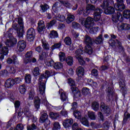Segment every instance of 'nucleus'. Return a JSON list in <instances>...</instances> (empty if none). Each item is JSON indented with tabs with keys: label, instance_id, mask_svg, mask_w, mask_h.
Masks as SVG:
<instances>
[{
	"label": "nucleus",
	"instance_id": "obj_22",
	"mask_svg": "<svg viewBox=\"0 0 130 130\" xmlns=\"http://www.w3.org/2000/svg\"><path fill=\"white\" fill-rule=\"evenodd\" d=\"M60 99L61 101H66L68 100V95H67V93L63 92L62 89H60L59 90V93L60 94Z\"/></svg>",
	"mask_w": 130,
	"mask_h": 130
},
{
	"label": "nucleus",
	"instance_id": "obj_6",
	"mask_svg": "<svg viewBox=\"0 0 130 130\" xmlns=\"http://www.w3.org/2000/svg\"><path fill=\"white\" fill-rule=\"evenodd\" d=\"M18 24L20 26V29L17 28V25H16L14 29L16 30L18 37L19 38L23 37L24 34V22H23V19L22 18H18Z\"/></svg>",
	"mask_w": 130,
	"mask_h": 130
},
{
	"label": "nucleus",
	"instance_id": "obj_16",
	"mask_svg": "<svg viewBox=\"0 0 130 130\" xmlns=\"http://www.w3.org/2000/svg\"><path fill=\"white\" fill-rule=\"evenodd\" d=\"M15 85V82L14 81V79L9 78L5 82V87L8 88V89H11L13 86Z\"/></svg>",
	"mask_w": 130,
	"mask_h": 130
},
{
	"label": "nucleus",
	"instance_id": "obj_46",
	"mask_svg": "<svg viewBox=\"0 0 130 130\" xmlns=\"http://www.w3.org/2000/svg\"><path fill=\"white\" fill-rule=\"evenodd\" d=\"M82 92L83 95H87L90 94V90L88 88L84 87L82 89Z\"/></svg>",
	"mask_w": 130,
	"mask_h": 130
},
{
	"label": "nucleus",
	"instance_id": "obj_37",
	"mask_svg": "<svg viewBox=\"0 0 130 130\" xmlns=\"http://www.w3.org/2000/svg\"><path fill=\"white\" fill-rule=\"evenodd\" d=\"M109 7V3H108V1L104 0L103 4L101 5V7L103 10H105V9H107L108 7Z\"/></svg>",
	"mask_w": 130,
	"mask_h": 130
},
{
	"label": "nucleus",
	"instance_id": "obj_59",
	"mask_svg": "<svg viewBox=\"0 0 130 130\" xmlns=\"http://www.w3.org/2000/svg\"><path fill=\"white\" fill-rule=\"evenodd\" d=\"M60 46H61V45L60 44V43H59L54 44L52 46V49H56L60 48Z\"/></svg>",
	"mask_w": 130,
	"mask_h": 130
},
{
	"label": "nucleus",
	"instance_id": "obj_4",
	"mask_svg": "<svg viewBox=\"0 0 130 130\" xmlns=\"http://www.w3.org/2000/svg\"><path fill=\"white\" fill-rule=\"evenodd\" d=\"M68 84L71 86V91L74 94V96L77 97H81V92L78 88L76 87L75 81H74L72 78H69Z\"/></svg>",
	"mask_w": 130,
	"mask_h": 130
},
{
	"label": "nucleus",
	"instance_id": "obj_62",
	"mask_svg": "<svg viewBox=\"0 0 130 130\" xmlns=\"http://www.w3.org/2000/svg\"><path fill=\"white\" fill-rule=\"evenodd\" d=\"M24 129V125L22 124H19L16 126V130H23Z\"/></svg>",
	"mask_w": 130,
	"mask_h": 130
},
{
	"label": "nucleus",
	"instance_id": "obj_57",
	"mask_svg": "<svg viewBox=\"0 0 130 130\" xmlns=\"http://www.w3.org/2000/svg\"><path fill=\"white\" fill-rule=\"evenodd\" d=\"M123 30H129L130 25L127 23H123Z\"/></svg>",
	"mask_w": 130,
	"mask_h": 130
},
{
	"label": "nucleus",
	"instance_id": "obj_23",
	"mask_svg": "<svg viewBox=\"0 0 130 130\" xmlns=\"http://www.w3.org/2000/svg\"><path fill=\"white\" fill-rule=\"evenodd\" d=\"M119 85L121 91H122L123 93H125V91H126V88H125V81L121 79L120 80Z\"/></svg>",
	"mask_w": 130,
	"mask_h": 130
},
{
	"label": "nucleus",
	"instance_id": "obj_43",
	"mask_svg": "<svg viewBox=\"0 0 130 130\" xmlns=\"http://www.w3.org/2000/svg\"><path fill=\"white\" fill-rule=\"evenodd\" d=\"M59 116V115L57 113L51 112L50 113V117H51L52 119H56Z\"/></svg>",
	"mask_w": 130,
	"mask_h": 130
},
{
	"label": "nucleus",
	"instance_id": "obj_56",
	"mask_svg": "<svg viewBox=\"0 0 130 130\" xmlns=\"http://www.w3.org/2000/svg\"><path fill=\"white\" fill-rule=\"evenodd\" d=\"M14 80V84H20L22 82V78L20 77L15 78Z\"/></svg>",
	"mask_w": 130,
	"mask_h": 130
},
{
	"label": "nucleus",
	"instance_id": "obj_63",
	"mask_svg": "<svg viewBox=\"0 0 130 130\" xmlns=\"http://www.w3.org/2000/svg\"><path fill=\"white\" fill-rule=\"evenodd\" d=\"M79 128H80V127L79 126V125H78V123H74L72 126V129L77 130V129H79Z\"/></svg>",
	"mask_w": 130,
	"mask_h": 130
},
{
	"label": "nucleus",
	"instance_id": "obj_3",
	"mask_svg": "<svg viewBox=\"0 0 130 130\" xmlns=\"http://www.w3.org/2000/svg\"><path fill=\"white\" fill-rule=\"evenodd\" d=\"M105 12V14H107V15H110L113 14L112 20L115 23L119 21V22H122L123 21V17H122V15L120 12L117 11L116 13H114L115 11L114 10V8L111 6H109L108 8H106L104 10Z\"/></svg>",
	"mask_w": 130,
	"mask_h": 130
},
{
	"label": "nucleus",
	"instance_id": "obj_55",
	"mask_svg": "<svg viewBox=\"0 0 130 130\" xmlns=\"http://www.w3.org/2000/svg\"><path fill=\"white\" fill-rule=\"evenodd\" d=\"M86 9L89 12H91V11H94V10H95V7H94V6H93V5L88 4L87 5Z\"/></svg>",
	"mask_w": 130,
	"mask_h": 130
},
{
	"label": "nucleus",
	"instance_id": "obj_20",
	"mask_svg": "<svg viewBox=\"0 0 130 130\" xmlns=\"http://www.w3.org/2000/svg\"><path fill=\"white\" fill-rule=\"evenodd\" d=\"M73 122L74 120L72 119H68L63 121L62 124L64 127L67 128V127H70Z\"/></svg>",
	"mask_w": 130,
	"mask_h": 130
},
{
	"label": "nucleus",
	"instance_id": "obj_8",
	"mask_svg": "<svg viewBox=\"0 0 130 130\" xmlns=\"http://www.w3.org/2000/svg\"><path fill=\"white\" fill-rule=\"evenodd\" d=\"M83 54V50L78 49L76 50L75 52V57L77 60H78L79 63L81 66H84L85 64V62L84 60V59H83V57H82L81 55Z\"/></svg>",
	"mask_w": 130,
	"mask_h": 130
},
{
	"label": "nucleus",
	"instance_id": "obj_45",
	"mask_svg": "<svg viewBox=\"0 0 130 130\" xmlns=\"http://www.w3.org/2000/svg\"><path fill=\"white\" fill-rule=\"evenodd\" d=\"M25 83L30 84L31 83V75L30 74H26L25 76Z\"/></svg>",
	"mask_w": 130,
	"mask_h": 130
},
{
	"label": "nucleus",
	"instance_id": "obj_24",
	"mask_svg": "<svg viewBox=\"0 0 130 130\" xmlns=\"http://www.w3.org/2000/svg\"><path fill=\"white\" fill-rule=\"evenodd\" d=\"M91 44L86 45L85 47L84 51L88 53V54H92L93 53V49H92V47H91Z\"/></svg>",
	"mask_w": 130,
	"mask_h": 130
},
{
	"label": "nucleus",
	"instance_id": "obj_61",
	"mask_svg": "<svg viewBox=\"0 0 130 130\" xmlns=\"http://www.w3.org/2000/svg\"><path fill=\"white\" fill-rule=\"evenodd\" d=\"M20 105H21V103L19 101H16L14 103V106L16 109H17V108H19V107H20Z\"/></svg>",
	"mask_w": 130,
	"mask_h": 130
},
{
	"label": "nucleus",
	"instance_id": "obj_14",
	"mask_svg": "<svg viewBox=\"0 0 130 130\" xmlns=\"http://www.w3.org/2000/svg\"><path fill=\"white\" fill-rule=\"evenodd\" d=\"M100 109L102 112H103V113H105V114H109L111 112L109 107L105 105V104L103 102L101 103Z\"/></svg>",
	"mask_w": 130,
	"mask_h": 130
},
{
	"label": "nucleus",
	"instance_id": "obj_31",
	"mask_svg": "<svg viewBox=\"0 0 130 130\" xmlns=\"http://www.w3.org/2000/svg\"><path fill=\"white\" fill-rule=\"evenodd\" d=\"M66 62L68 66H73L74 63V58L72 56H68L66 58Z\"/></svg>",
	"mask_w": 130,
	"mask_h": 130
},
{
	"label": "nucleus",
	"instance_id": "obj_54",
	"mask_svg": "<svg viewBox=\"0 0 130 130\" xmlns=\"http://www.w3.org/2000/svg\"><path fill=\"white\" fill-rule=\"evenodd\" d=\"M53 129H60V124L58 122H55L54 123Z\"/></svg>",
	"mask_w": 130,
	"mask_h": 130
},
{
	"label": "nucleus",
	"instance_id": "obj_7",
	"mask_svg": "<svg viewBox=\"0 0 130 130\" xmlns=\"http://www.w3.org/2000/svg\"><path fill=\"white\" fill-rule=\"evenodd\" d=\"M6 35L7 36L6 37H8L9 38V39H8L5 42V44L7 46H13L17 43V39L12 36V34H10V32H7L6 33Z\"/></svg>",
	"mask_w": 130,
	"mask_h": 130
},
{
	"label": "nucleus",
	"instance_id": "obj_26",
	"mask_svg": "<svg viewBox=\"0 0 130 130\" xmlns=\"http://www.w3.org/2000/svg\"><path fill=\"white\" fill-rule=\"evenodd\" d=\"M23 112L26 117H32V116H33L32 113L28 108L24 109Z\"/></svg>",
	"mask_w": 130,
	"mask_h": 130
},
{
	"label": "nucleus",
	"instance_id": "obj_53",
	"mask_svg": "<svg viewBox=\"0 0 130 130\" xmlns=\"http://www.w3.org/2000/svg\"><path fill=\"white\" fill-rule=\"evenodd\" d=\"M117 28L118 31H123V23L120 22L118 24Z\"/></svg>",
	"mask_w": 130,
	"mask_h": 130
},
{
	"label": "nucleus",
	"instance_id": "obj_58",
	"mask_svg": "<svg viewBox=\"0 0 130 130\" xmlns=\"http://www.w3.org/2000/svg\"><path fill=\"white\" fill-rule=\"evenodd\" d=\"M40 73L39 72V68L36 67L34 69V70L33 71V74L34 76H38V75H40Z\"/></svg>",
	"mask_w": 130,
	"mask_h": 130
},
{
	"label": "nucleus",
	"instance_id": "obj_11",
	"mask_svg": "<svg viewBox=\"0 0 130 130\" xmlns=\"http://www.w3.org/2000/svg\"><path fill=\"white\" fill-rule=\"evenodd\" d=\"M9 53V48L7 47H3V45H0V60L3 61L5 58L4 55H8Z\"/></svg>",
	"mask_w": 130,
	"mask_h": 130
},
{
	"label": "nucleus",
	"instance_id": "obj_27",
	"mask_svg": "<svg viewBox=\"0 0 130 130\" xmlns=\"http://www.w3.org/2000/svg\"><path fill=\"white\" fill-rule=\"evenodd\" d=\"M29 93L28 96V100H33V99H34V96L35 95V91L34 90V88H29Z\"/></svg>",
	"mask_w": 130,
	"mask_h": 130
},
{
	"label": "nucleus",
	"instance_id": "obj_39",
	"mask_svg": "<svg viewBox=\"0 0 130 130\" xmlns=\"http://www.w3.org/2000/svg\"><path fill=\"white\" fill-rule=\"evenodd\" d=\"M58 55L60 61H64L66 60V54L64 53L60 52L59 53Z\"/></svg>",
	"mask_w": 130,
	"mask_h": 130
},
{
	"label": "nucleus",
	"instance_id": "obj_48",
	"mask_svg": "<svg viewBox=\"0 0 130 130\" xmlns=\"http://www.w3.org/2000/svg\"><path fill=\"white\" fill-rule=\"evenodd\" d=\"M9 75V72H8V70H2L1 72H0V76H2L3 77H7V76Z\"/></svg>",
	"mask_w": 130,
	"mask_h": 130
},
{
	"label": "nucleus",
	"instance_id": "obj_10",
	"mask_svg": "<svg viewBox=\"0 0 130 130\" xmlns=\"http://www.w3.org/2000/svg\"><path fill=\"white\" fill-rule=\"evenodd\" d=\"M117 4L114 5V8L116 11H119V12H122L124 9H125V6L123 4V0H116Z\"/></svg>",
	"mask_w": 130,
	"mask_h": 130
},
{
	"label": "nucleus",
	"instance_id": "obj_42",
	"mask_svg": "<svg viewBox=\"0 0 130 130\" xmlns=\"http://www.w3.org/2000/svg\"><path fill=\"white\" fill-rule=\"evenodd\" d=\"M57 20L60 21V22H64L66 21V17L63 15H58L56 16Z\"/></svg>",
	"mask_w": 130,
	"mask_h": 130
},
{
	"label": "nucleus",
	"instance_id": "obj_21",
	"mask_svg": "<svg viewBox=\"0 0 130 130\" xmlns=\"http://www.w3.org/2000/svg\"><path fill=\"white\" fill-rule=\"evenodd\" d=\"M31 56H32V51L27 52L25 55L24 63H28V62H31L32 61V59L30 58Z\"/></svg>",
	"mask_w": 130,
	"mask_h": 130
},
{
	"label": "nucleus",
	"instance_id": "obj_13",
	"mask_svg": "<svg viewBox=\"0 0 130 130\" xmlns=\"http://www.w3.org/2000/svg\"><path fill=\"white\" fill-rule=\"evenodd\" d=\"M102 12H103V11L99 8H97L95 10L93 17L94 20L95 22H98V21L100 20Z\"/></svg>",
	"mask_w": 130,
	"mask_h": 130
},
{
	"label": "nucleus",
	"instance_id": "obj_12",
	"mask_svg": "<svg viewBox=\"0 0 130 130\" xmlns=\"http://www.w3.org/2000/svg\"><path fill=\"white\" fill-rule=\"evenodd\" d=\"M26 37L28 41H33L35 37V30L34 28H29L27 31Z\"/></svg>",
	"mask_w": 130,
	"mask_h": 130
},
{
	"label": "nucleus",
	"instance_id": "obj_36",
	"mask_svg": "<svg viewBox=\"0 0 130 130\" xmlns=\"http://www.w3.org/2000/svg\"><path fill=\"white\" fill-rule=\"evenodd\" d=\"M63 67V66L62 65V63L59 62H57L54 64V69H55V70L62 69Z\"/></svg>",
	"mask_w": 130,
	"mask_h": 130
},
{
	"label": "nucleus",
	"instance_id": "obj_19",
	"mask_svg": "<svg viewBox=\"0 0 130 130\" xmlns=\"http://www.w3.org/2000/svg\"><path fill=\"white\" fill-rule=\"evenodd\" d=\"M84 73H85V70L82 67H79L76 70V74L78 77L79 78V80H81V78L84 76Z\"/></svg>",
	"mask_w": 130,
	"mask_h": 130
},
{
	"label": "nucleus",
	"instance_id": "obj_32",
	"mask_svg": "<svg viewBox=\"0 0 130 130\" xmlns=\"http://www.w3.org/2000/svg\"><path fill=\"white\" fill-rule=\"evenodd\" d=\"M40 8L41 12H42V13H45V12H46V11H47V10L49 9V6H48L47 4H44L41 5Z\"/></svg>",
	"mask_w": 130,
	"mask_h": 130
},
{
	"label": "nucleus",
	"instance_id": "obj_64",
	"mask_svg": "<svg viewBox=\"0 0 130 130\" xmlns=\"http://www.w3.org/2000/svg\"><path fill=\"white\" fill-rule=\"evenodd\" d=\"M43 47L44 49L48 50L49 49V45L46 42L43 43Z\"/></svg>",
	"mask_w": 130,
	"mask_h": 130
},
{
	"label": "nucleus",
	"instance_id": "obj_34",
	"mask_svg": "<svg viewBox=\"0 0 130 130\" xmlns=\"http://www.w3.org/2000/svg\"><path fill=\"white\" fill-rule=\"evenodd\" d=\"M49 37L51 38H57V37H58V34L57 33V31L55 30H52L50 31Z\"/></svg>",
	"mask_w": 130,
	"mask_h": 130
},
{
	"label": "nucleus",
	"instance_id": "obj_60",
	"mask_svg": "<svg viewBox=\"0 0 130 130\" xmlns=\"http://www.w3.org/2000/svg\"><path fill=\"white\" fill-rule=\"evenodd\" d=\"M98 119H99L100 121H103V120H104V116H103L102 113L100 112L98 114Z\"/></svg>",
	"mask_w": 130,
	"mask_h": 130
},
{
	"label": "nucleus",
	"instance_id": "obj_35",
	"mask_svg": "<svg viewBox=\"0 0 130 130\" xmlns=\"http://www.w3.org/2000/svg\"><path fill=\"white\" fill-rule=\"evenodd\" d=\"M59 8H60V4L56 3L53 6L52 10L55 13H56L59 10Z\"/></svg>",
	"mask_w": 130,
	"mask_h": 130
},
{
	"label": "nucleus",
	"instance_id": "obj_15",
	"mask_svg": "<svg viewBox=\"0 0 130 130\" xmlns=\"http://www.w3.org/2000/svg\"><path fill=\"white\" fill-rule=\"evenodd\" d=\"M113 93H114V91H113V88H111V87L108 88L107 89V100L108 101H110V100H112V98H113Z\"/></svg>",
	"mask_w": 130,
	"mask_h": 130
},
{
	"label": "nucleus",
	"instance_id": "obj_25",
	"mask_svg": "<svg viewBox=\"0 0 130 130\" xmlns=\"http://www.w3.org/2000/svg\"><path fill=\"white\" fill-rule=\"evenodd\" d=\"M34 105L37 110H38L39 108H40V99H39L38 96L35 98Z\"/></svg>",
	"mask_w": 130,
	"mask_h": 130
},
{
	"label": "nucleus",
	"instance_id": "obj_47",
	"mask_svg": "<svg viewBox=\"0 0 130 130\" xmlns=\"http://www.w3.org/2000/svg\"><path fill=\"white\" fill-rule=\"evenodd\" d=\"M54 61L51 60V61H47L45 62V64L48 67H54Z\"/></svg>",
	"mask_w": 130,
	"mask_h": 130
},
{
	"label": "nucleus",
	"instance_id": "obj_9",
	"mask_svg": "<svg viewBox=\"0 0 130 130\" xmlns=\"http://www.w3.org/2000/svg\"><path fill=\"white\" fill-rule=\"evenodd\" d=\"M40 122L43 123L45 122L46 126L50 124V121L48 119V116L46 112L42 113V115L40 118Z\"/></svg>",
	"mask_w": 130,
	"mask_h": 130
},
{
	"label": "nucleus",
	"instance_id": "obj_51",
	"mask_svg": "<svg viewBox=\"0 0 130 130\" xmlns=\"http://www.w3.org/2000/svg\"><path fill=\"white\" fill-rule=\"evenodd\" d=\"M130 118V114L128 113H125L124 114V117L123 120V123H125L126 121H127V119Z\"/></svg>",
	"mask_w": 130,
	"mask_h": 130
},
{
	"label": "nucleus",
	"instance_id": "obj_49",
	"mask_svg": "<svg viewBox=\"0 0 130 130\" xmlns=\"http://www.w3.org/2000/svg\"><path fill=\"white\" fill-rule=\"evenodd\" d=\"M102 35H100L96 39H95V43L96 44H100L102 43Z\"/></svg>",
	"mask_w": 130,
	"mask_h": 130
},
{
	"label": "nucleus",
	"instance_id": "obj_50",
	"mask_svg": "<svg viewBox=\"0 0 130 130\" xmlns=\"http://www.w3.org/2000/svg\"><path fill=\"white\" fill-rule=\"evenodd\" d=\"M37 128V126L35 124L33 123L31 125H27V130H34Z\"/></svg>",
	"mask_w": 130,
	"mask_h": 130
},
{
	"label": "nucleus",
	"instance_id": "obj_52",
	"mask_svg": "<svg viewBox=\"0 0 130 130\" xmlns=\"http://www.w3.org/2000/svg\"><path fill=\"white\" fill-rule=\"evenodd\" d=\"M12 61L14 64H19V61L18 60V58L16 55L13 56Z\"/></svg>",
	"mask_w": 130,
	"mask_h": 130
},
{
	"label": "nucleus",
	"instance_id": "obj_2",
	"mask_svg": "<svg viewBox=\"0 0 130 130\" xmlns=\"http://www.w3.org/2000/svg\"><path fill=\"white\" fill-rule=\"evenodd\" d=\"M79 22L82 25L84 26L86 29H90L89 32L91 34H96L98 32L99 27H91L94 25V19L91 17H88L85 21V19L81 18L79 19Z\"/></svg>",
	"mask_w": 130,
	"mask_h": 130
},
{
	"label": "nucleus",
	"instance_id": "obj_30",
	"mask_svg": "<svg viewBox=\"0 0 130 130\" xmlns=\"http://www.w3.org/2000/svg\"><path fill=\"white\" fill-rule=\"evenodd\" d=\"M84 43L86 45L92 44V39L89 36L86 35L84 37Z\"/></svg>",
	"mask_w": 130,
	"mask_h": 130
},
{
	"label": "nucleus",
	"instance_id": "obj_38",
	"mask_svg": "<svg viewBox=\"0 0 130 130\" xmlns=\"http://www.w3.org/2000/svg\"><path fill=\"white\" fill-rule=\"evenodd\" d=\"M123 16L125 19H130V11L129 10H124L123 12Z\"/></svg>",
	"mask_w": 130,
	"mask_h": 130
},
{
	"label": "nucleus",
	"instance_id": "obj_28",
	"mask_svg": "<svg viewBox=\"0 0 130 130\" xmlns=\"http://www.w3.org/2000/svg\"><path fill=\"white\" fill-rule=\"evenodd\" d=\"M74 20H75V16L72 14H68L66 19V22L67 24H70Z\"/></svg>",
	"mask_w": 130,
	"mask_h": 130
},
{
	"label": "nucleus",
	"instance_id": "obj_5",
	"mask_svg": "<svg viewBox=\"0 0 130 130\" xmlns=\"http://www.w3.org/2000/svg\"><path fill=\"white\" fill-rule=\"evenodd\" d=\"M73 114L75 118H77V119H80V121L81 123L83 124V125H85V126H90L89 121L86 117H82V114L81 113V112L79 111H75Z\"/></svg>",
	"mask_w": 130,
	"mask_h": 130
},
{
	"label": "nucleus",
	"instance_id": "obj_40",
	"mask_svg": "<svg viewBox=\"0 0 130 130\" xmlns=\"http://www.w3.org/2000/svg\"><path fill=\"white\" fill-rule=\"evenodd\" d=\"M19 92L21 94H25L26 92V86L25 85H22L19 86Z\"/></svg>",
	"mask_w": 130,
	"mask_h": 130
},
{
	"label": "nucleus",
	"instance_id": "obj_33",
	"mask_svg": "<svg viewBox=\"0 0 130 130\" xmlns=\"http://www.w3.org/2000/svg\"><path fill=\"white\" fill-rule=\"evenodd\" d=\"M91 107L94 111H97L99 109V103L96 102H93L92 103Z\"/></svg>",
	"mask_w": 130,
	"mask_h": 130
},
{
	"label": "nucleus",
	"instance_id": "obj_29",
	"mask_svg": "<svg viewBox=\"0 0 130 130\" xmlns=\"http://www.w3.org/2000/svg\"><path fill=\"white\" fill-rule=\"evenodd\" d=\"M7 70L8 71L9 74L14 75L17 72V67H7Z\"/></svg>",
	"mask_w": 130,
	"mask_h": 130
},
{
	"label": "nucleus",
	"instance_id": "obj_44",
	"mask_svg": "<svg viewBox=\"0 0 130 130\" xmlns=\"http://www.w3.org/2000/svg\"><path fill=\"white\" fill-rule=\"evenodd\" d=\"M64 42L66 45H71L72 44V39L69 37H66L64 40Z\"/></svg>",
	"mask_w": 130,
	"mask_h": 130
},
{
	"label": "nucleus",
	"instance_id": "obj_41",
	"mask_svg": "<svg viewBox=\"0 0 130 130\" xmlns=\"http://www.w3.org/2000/svg\"><path fill=\"white\" fill-rule=\"evenodd\" d=\"M88 117H89L90 119H92V120H95V119H96V115H95V113L94 112L88 111Z\"/></svg>",
	"mask_w": 130,
	"mask_h": 130
},
{
	"label": "nucleus",
	"instance_id": "obj_18",
	"mask_svg": "<svg viewBox=\"0 0 130 130\" xmlns=\"http://www.w3.org/2000/svg\"><path fill=\"white\" fill-rule=\"evenodd\" d=\"M38 25V31L39 33H41L45 30V24H44V21L42 20L39 21Z\"/></svg>",
	"mask_w": 130,
	"mask_h": 130
},
{
	"label": "nucleus",
	"instance_id": "obj_17",
	"mask_svg": "<svg viewBox=\"0 0 130 130\" xmlns=\"http://www.w3.org/2000/svg\"><path fill=\"white\" fill-rule=\"evenodd\" d=\"M17 48L19 51H23L26 48V42L24 40L19 41L17 44Z\"/></svg>",
	"mask_w": 130,
	"mask_h": 130
},
{
	"label": "nucleus",
	"instance_id": "obj_1",
	"mask_svg": "<svg viewBox=\"0 0 130 130\" xmlns=\"http://www.w3.org/2000/svg\"><path fill=\"white\" fill-rule=\"evenodd\" d=\"M55 73L53 71H46L44 74L42 75L39 79V82L40 85L39 87V90L41 94L42 99H43V103L48 108L51 107V105L49 104L47 100H46V96H45V83L47 81V79H48L50 77L54 76Z\"/></svg>",
	"mask_w": 130,
	"mask_h": 130
}]
</instances>
